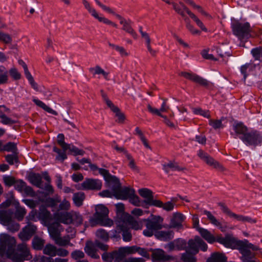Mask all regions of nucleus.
<instances>
[{"mask_svg": "<svg viewBox=\"0 0 262 262\" xmlns=\"http://www.w3.org/2000/svg\"><path fill=\"white\" fill-rule=\"evenodd\" d=\"M12 221V212L10 211L4 210L0 212V222L6 225Z\"/></svg>", "mask_w": 262, "mask_h": 262, "instance_id": "31", "label": "nucleus"}, {"mask_svg": "<svg viewBox=\"0 0 262 262\" xmlns=\"http://www.w3.org/2000/svg\"><path fill=\"white\" fill-rule=\"evenodd\" d=\"M163 221V218L161 216L152 214L149 217L143 219L146 228L143 231V235L147 237L152 236L156 231L161 230L164 227L162 224Z\"/></svg>", "mask_w": 262, "mask_h": 262, "instance_id": "3", "label": "nucleus"}, {"mask_svg": "<svg viewBox=\"0 0 262 262\" xmlns=\"http://www.w3.org/2000/svg\"><path fill=\"white\" fill-rule=\"evenodd\" d=\"M169 169L172 171H182L186 168L179 166L178 164L174 161H169L168 163L163 164V169L166 173L169 172Z\"/></svg>", "mask_w": 262, "mask_h": 262, "instance_id": "25", "label": "nucleus"}, {"mask_svg": "<svg viewBox=\"0 0 262 262\" xmlns=\"http://www.w3.org/2000/svg\"><path fill=\"white\" fill-rule=\"evenodd\" d=\"M218 205L221 206V209L223 212L230 217H233L235 219L237 220L238 221H241L244 222V216L242 215L236 214L233 212H232L224 203L220 202L218 203Z\"/></svg>", "mask_w": 262, "mask_h": 262, "instance_id": "24", "label": "nucleus"}, {"mask_svg": "<svg viewBox=\"0 0 262 262\" xmlns=\"http://www.w3.org/2000/svg\"><path fill=\"white\" fill-rule=\"evenodd\" d=\"M57 248L50 244H47L43 250V252L45 254L51 256H55L56 255Z\"/></svg>", "mask_w": 262, "mask_h": 262, "instance_id": "38", "label": "nucleus"}, {"mask_svg": "<svg viewBox=\"0 0 262 262\" xmlns=\"http://www.w3.org/2000/svg\"><path fill=\"white\" fill-rule=\"evenodd\" d=\"M223 120V117H222L220 120H212L210 119L209 121V124L212 126L214 129H218L223 128V126L222 123Z\"/></svg>", "mask_w": 262, "mask_h": 262, "instance_id": "50", "label": "nucleus"}, {"mask_svg": "<svg viewBox=\"0 0 262 262\" xmlns=\"http://www.w3.org/2000/svg\"><path fill=\"white\" fill-rule=\"evenodd\" d=\"M3 150L8 152L11 151L13 153L18 152L16 144L15 143L11 142H9L3 146Z\"/></svg>", "mask_w": 262, "mask_h": 262, "instance_id": "47", "label": "nucleus"}, {"mask_svg": "<svg viewBox=\"0 0 262 262\" xmlns=\"http://www.w3.org/2000/svg\"><path fill=\"white\" fill-rule=\"evenodd\" d=\"M16 246L15 238L7 233L0 234V256H8Z\"/></svg>", "mask_w": 262, "mask_h": 262, "instance_id": "6", "label": "nucleus"}, {"mask_svg": "<svg viewBox=\"0 0 262 262\" xmlns=\"http://www.w3.org/2000/svg\"><path fill=\"white\" fill-rule=\"evenodd\" d=\"M110 109L116 114V116L118 117V121L119 123H122L125 120L124 115L120 112L118 107L114 105V107H112Z\"/></svg>", "mask_w": 262, "mask_h": 262, "instance_id": "44", "label": "nucleus"}, {"mask_svg": "<svg viewBox=\"0 0 262 262\" xmlns=\"http://www.w3.org/2000/svg\"><path fill=\"white\" fill-rule=\"evenodd\" d=\"M38 217L45 226H47L53 223L54 219L51 212L47 210L46 206L41 205L39 206Z\"/></svg>", "mask_w": 262, "mask_h": 262, "instance_id": "13", "label": "nucleus"}, {"mask_svg": "<svg viewBox=\"0 0 262 262\" xmlns=\"http://www.w3.org/2000/svg\"><path fill=\"white\" fill-rule=\"evenodd\" d=\"M179 75L194 82L198 83L202 86L206 87L209 85V82L206 79L196 74L186 72H181Z\"/></svg>", "mask_w": 262, "mask_h": 262, "instance_id": "14", "label": "nucleus"}, {"mask_svg": "<svg viewBox=\"0 0 262 262\" xmlns=\"http://www.w3.org/2000/svg\"><path fill=\"white\" fill-rule=\"evenodd\" d=\"M26 214V211L25 208H18L15 212V216L18 221H21L25 215Z\"/></svg>", "mask_w": 262, "mask_h": 262, "instance_id": "60", "label": "nucleus"}, {"mask_svg": "<svg viewBox=\"0 0 262 262\" xmlns=\"http://www.w3.org/2000/svg\"><path fill=\"white\" fill-rule=\"evenodd\" d=\"M251 53L255 60L262 62V47H257L252 49Z\"/></svg>", "mask_w": 262, "mask_h": 262, "instance_id": "41", "label": "nucleus"}, {"mask_svg": "<svg viewBox=\"0 0 262 262\" xmlns=\"http://www.w3.org/2000/svg\"><path fill=\"white\" fill-rule=\"evenodd\" d=\"M234 138H238L247 146L255 148L262 144V134L257 130H249L243 123L235 122L233 126Z\"/></svg>", "mask_w": 262, "mask_h": 262, "instance_id": "1", "label": "nucleus"}, {"mask_svg": "<svg viewBox=\"0 0 262 262\" xmlns=\"http://www.w3.org/2000/svg\"><path fill=\"white\" fill-rule=\"evenodd\" d=\"M198 237H200L199 236L196 235L193 239H190L188 242V249L190 251L194 252V254H198L199 253V244L200 242L198 241Z\"/></svg>", "mask_w": 262, "mask_h": 262, "instance_id": "27", "label": "nucleus"}, {"mask_svg": "<svg viewBox=\"0 0 262 262\" xmlns=\"http://www.w3.org/2000/svg\"><path fill=\"white\" fill-rule=\"evenodd\" d=\"M121 25H123L122 29L130 34L135 39L137 38V34L134 31V30L132 28L131 26H129L127 23L126 22V20L123 22Z\"/></svg>", "mask_w": 262, "mask_h": 262, "instance_id": "46", "label": "nucleus"}, {"mask_svg": "<svg viewBox=\"0 0 262 262\" xmlns=\"http://www.w3.org/2000/svg\"><path fill=\"white\" fill-rule=\"evenodd\" d=\"M60 224L58 222H53L47 225L48 231L51 237L55 241L60 235V232L58 230Z\"/></svg>", "mask_w": 262, "mask_h": 262, "instance_id": "23", "label": "nucleus"}, {"mask_svg": "<svg viewBox=\"0 0 262 262\" xmlns=\"http://www.w3.org/2000/svg\"><path fill=\"white\" fill-rule=\"evenodd\" d=\"M18 152L13 153L5 156L6 161L10 164L13 165L14 162H18Z\"/></svg>", "mask_w": 262, "mask_h": 262, "instance_id": "45", "label": "nucleus"}, {"mask_svg": "<svg viewBox=\"0 0 262 262\" xmlns=\"http://www.w3.org/2000/svg\"><path fill=\"white\" fill-rule=\"evenodd\" d=\"M196 254L189 250H186V252L182 254L181 259L184 262H196L197 260L195 257Z\"/></svg>", "mask_w": 262, "mask_h": 262, "instance_id": "35", "label": "nucleus"}, {"mask_svg": "<svg viewBox=\"0 0 262 262\" xmlns=\"http://www.w3.org/2000/svg\"><path fill=\"white\" fill-rule=\"evenodd\" d=\"M82 161L83 165L85 163L89 164V167H90V169L93 171L98 170V171L99 172L100 169H102V168H98L96 164H92L91 163V160L89 158H83Z\"/></svg>", "mask_w": 262, "mask_h": 262, "instance_id": "59", "label": "nucleus"}, {"mask_svg": "<svg viewBox=\"0 0 262 262\" xmlns=\"http://www.w3.org/2000/svg\"><path fill=\"white\" fill-rule=\"evenodd\" d=\"M8 81V71L4 66H0V84L7 83Z\"/></svg>", "mask_w": 262, "mask_h": 262, "instance_id": "37", "label": "nucleus"}, {"mask_svg": "<svg viewBox=\"0 0 262 262\" xmlns=\"http://www.w3.org/2000/svg\"><path fill=\"white\" fill-rule=\"evenodd\" d=\"M252 67L251 63H246L245 64L243 65L241 67L240 71L241 74L243 75V78L244 81H245L246 79L248 76L247 70L248 69H250Z\"/></svg>", "mask_w": 262, "mask_h": 262, "instance_id": "52", "label": "nucleus"}, {"mask_svg": "<svg viewBox=\"0 0 262 262\" xmlns=\"http://www.w3.org/2000/svg\"><path fill=\"white\" fill-rule=\"evenodd\" d=\"M138 246H132L129 247H122L119 248V250L125 255L126 256V254H133L138 252Z\"/></svg>", "mask_w": 262, "mask_h": 262, "instance_id": "39", "label": "nucleus"}, {"mask_svg": "<svg viewBox=\"0 0 262 262\" xmlns=\"http://www.w3.org/2000/svg\"><path fill=\"white\" fill-rule=\"evenodd\" d=\"M55 243L60 246H65L70 243V238L69 237L62 238L60 236L55 241Z\"/></svg>", "mask_w": 262, "mask_h": 262, "instance_id": "62", "label": "nucleus"}, {"mask_svg": "<svg viewBox=\"0 0 262 262\" xmlns=\"http://www.w3.org/2000/svg\"><path fill=\"white\" fill-rule=\"evenodd\" d=\"M0 40L8 44L11 43L12 39L10 35L0 32Z\"/></svg>", "mask_w": 262, "mask_h": 262, "instance_id": "63", "label": "nucleus"}, {"mask_svg": "<svg viewBox=\"0 0 262 262\" xmlns=\"http://www.w3.org/2000/svg\"><path fill=\"white\" fill-rule=\"evenodd\" d=\"M108 214L94 213L92 217L89 220V222L92 227H95L97 225L101 226L111 227L114 223L112 220L108 218Z\"/></svg>", "mask_w": 262, "mask_h": 262, "instance_id": "9", "label": "nucleus"}, {"mask_svg": "<svg viewBox=\"0 0 262 262\" xmlns=\"http://www.w3.org/2000/svg\"><path fill=\"white\" fill-rule=\"evenodd\" d=\"M146 197L148 198L146 201L147 204H148L150 206L161 208L168 212L171 211L174 209L175 204L174 202H172V201H168L163 203L159 200L155 199L154 194L152 195L151 193L150 195L149 194H147Z\"/></svg>", "mask_w": 262, "mask_h": 262, "instance_id": "10", "label": "nucleus"}, {"mask_svg": "<svg viewBox=\"0 0 262 262\" xmlns=\"http://www.w3.org/2000/svg\"><path fill=\"white\" fill-rule=\"evenodd\" d=\"M7 257L13 262H24L32 258L30 249L24 242L16 245L13 252L10 253Z\"/></svg>", "mask_w": 262, "mask_h": 262, "instance_id": "4", "label": "nucleus"}, {"mask_svg": "<svg viewBox=\"0 0 262 262\" xmlns=\"http://www.w3.org/2000/svg\"><path fill=\"white\" fill-rule=\"evenodd\" d=\"M227 257L225 254L214 252L207 259L206 262H226Z\"/></svg>", "mask_w": 262, "mask_h": 262, "instance_id": "26", "label": "nucleus"}, {"mask_svg": "<svg viewBox=\"0 0 262 262\" xmlns=\"http://www.w3.org/2000/svg\"><path fill=\"white\" fill-rule=\"evenodd\" d=\"M116 208V216L117 218V222L119 223L124 217L127 215L128 213H126L124 211V205L122 203H119L115 205Z\"/></svg>", "mask_w": 262, "mask_h": 262, "instance_id": "29", "label": "nucleus"}, {"mask_svg": "<svg viewBox=\"0 0 262 262\" xmlns=\"http://www.w3.org/2000/svg\"><path fill=\"white\" fill-rule=\"evenodd\" d=\"M100 94H101V96L103 99V100L104 101V102H105V103H106L107 106L110 108H112V107H114V104L108 99L106 94L104 92V91L103 90H100Z\"/></svg>", "mask_w": 262, "mask_h": 262, "instance_id": "61", "label": "nucleus"}, {"mask_svg": "<svg viewBox=\"0 0 262 262\" xmlns=\"http://www.w3.org/2000/svg\"><path fill=\"white\" fill-rule=\"evenodd\" d=\"M99 174L103 176L106 187L111 188L113 191L121 185L120 180L115 176L112 175L109 171L105 169H100Z\"/></svg>", "mask_w": 262, "mask_h": 262, "instance_id": "8", "label": "nucleus"}, {"mask_svg": "<svg viewBox=\"0 0 262 262\" xmlns=\"http://www.w3.org/2000/svg\"><path fill=\"white\" fill-rule=\"evenodd\" d=\"M96 236L104 242H107L109 239V235L108 232L103 229H98L96 232Z\"/></svg>", "mask_w": 262, "mask_h": 262, "instance_id": "43", "label": "nucleus"}, {"mask_svg": "<svg viewBox=\"0 0 262 262\" xmlns=\"http://www.w3.org/2000/svg\"><path fill=\"white\" fill-rule=\"evenodd\" d=\"M69 150L70 154L73 155L74 156L82 154V151L81 150L79 149L77 147L72 144H69V146L67 147L66 148V150Z\"/></svg>", "mask_w": 262, "mask_h": 262, "instance_id": "58", "label": "nucleus"}, {"mask_svg": "<svg viewBox=\"0 0 262 262\" xmlns=\"http://www.w3.org/2000/svg\"><path fill=\"white\" fill-rule=\"evenodd\" d=\"M138 193L139 195L142 198H144V200H141L138 196L135 193V190L133 189L130 196L128 198L129 202L136 206H141L144 208L147 209L149 206H150L148 204H147V200L148 199V197H146L147 194L151 193L153 195V192L146 188H141L139 189Z\"/></svg>", "mask_w": 262, "mask_h": 262, "instance_id": "7", "label": "nucleus"}, {"mask_svg": "<svg viewBox=\"0 0 262 262\" xmlns=\"http://www.w3.org/2000/svg\"><path fill=\"white\" fill-rule=\"evenodd\" d=\"M242 256L240 259L243 262H256L253 259L254 255L251 251H248L243 249L242 252Z\"/></svg>", "mask_w": 262, "mask_h": 262, "instance_id": "36", "label": "nucleus"}, {"mask_svg": "<svg viewBox=\"0 0 262 262\" xmlns=\"http://www.w3.org/2000/svg\"><path fill=\"white\" fill-rule=\"evenodd\" d=\"M132 190H133V189H130L128 187H122L121 184L118 188L115 189L113 192H114V196L116 199L126 200L130 196Z\"/></svg>", "mask_w": 262, "mask_h": 262, "instance_id": "15", "label": "nucleus"}, {"mask_svg": "<svg viewBox=\"0 0 262 262\" xmlns=\"http://www.w3.org/2000/svg\"><path fill=\"white\" fill-rule=\"evenodd\" d=\"M124 217L119 224H124L127 226V225L130 226V227L136 230L141 229L140 224L134 218L133 216L130 215L129 214H127V215Z\"/></svg>", "mask_w": 262, "mask_h": 262, "instance_id": "22", "label": "nucleus"}, {"mask_svg": "<svg viewBox=\"0 0 262 262\" xmlns=\"http://www.w3.org/2000/svg\"><path fill=\"white\" fill-rule=\"evenodd\" d=\"M3 181L6 186L11 187L14 185L16 180L13 176L6 175L3 177Z\"/></svg>", "mask_w": 262, "mask_h": 262, "instance_id": "48", "label": "nucleus"}, {"mask_svg": "<svg viewBox=\"0 0 262 262\" xmlns=\"http://www.w3.org/2000/svg\"><path fill=\"white\" fill-rule=\"evenodd\" d=\"M70 207V203L69 201L64 199L59 204L58 210L68 211Z\"/></svg>", "mask_w": 262, "mask_h": 262, "instance_id": "64", "label": "nucleus"}, {"mask_svg": "<svg viewBox=\"0 0 262 262\" xmlns=\"http://www.w3.org/2000/svg\"><path fill=\"white\" fill-rule=\"evenodd\" d=\"M242 246H239L238 247V250L241 254H242L243 249L248 251H251L250 249H252L253 251H257L259 249L258 246L254 245L253 244L249 243L247 239L242 241Z\"/></svg>", "mask_w": 262, "mask_h": 262, "instance_id": "32", "label": "nucleus"}, {"mask_svg": "<svg viewBox=\"0 0 262 262\" xmlns=\"http://www.w3.org/2000/svg\"><path fill=\"white\" fill-rule=\"evenodd\" d=\"M231 20V28L235 36L240 40L248 39L251 37L250 25L249 23H242L234 18Z\"/></svg>", "mask_w": 262, "mask_h": 262, "instance_id": "5", "label": "nucleus"}, {"mask_svg": "<svg viewBox=\"0 0 262 262\" xmlns=\"http://www.w3.org/2000/svg\"><path fill=\"white\" fill-rule=\"evenodd\" d=\"M33 102L38 106L41 107L45 111L47 112L48 113H49L51 114L57 115V113L52 110L51 108L47 106L45 103H44L41 100L37 99H34L33 100Z\"/></svg>", "mask_w": 262, "mask_h": 262, "instance_id": "34", "label": "nucleus"}, {"mask_svg": "<svg viewBox=\"0 0 262 262\" xmlns=\"http://www.w3.org/2000/svg\"><path fill=\"white\" fill-rule=\"evenodd\" d=\"M157 239L161 241L167 242L172 239L174 237V232L172 230H157L154 235Z\"/></svg>", "mask_w": 262, "mask_h": 262, "instance_id": "21", "label": "nucleus"}, {"mask_svg": "<svg viewBox=\"0 0 262 262\" xmlns=\"http://www.w3.org/2000/svg\"><path fill=\"white\" fill-rule=\"evenodd\" d=\"M112 235L114 238H119V234L122 232L123 240L125 242H129L132 240V235L129 231V229L127 226L124 224H119L117 226V230L113 231Z\"/></svg>", "mask_w": 262, "mask_h": 262, "instance_id": "11", "label": "nucleus"}, {"mask_svg": "<svg viewBox=\"0 0 262 262\" xmlns=\"http://www.w3.org/2000/svg\"><path fill=\"white\" fill-rule=\"evenodd\" d=\"M186 217L180 212H175L172 214L169 225V228H176L178 230L183 229L182 223Z\"/></svg>", "mask_w": 262, "mask_h": 262, "instance_id": "16", "label": "nucleus"}, {"mask_svg": "<svg viewBox=\"0 0 262 262\" xmlns=\"http://www.w3.org/2000/svg\"><path fill=\"white\" fill-rule=\"evenodd\" d=\"M54 218L56 220L55 222L62 223L66 224H69L72 223V217L70 212H57L54 213Z\"/></svg>", "mask_w": 262, "mask_h": 262, "instance_id": "19", "label": "nucleus"}, {"mask_svg": "<svg viewBox=\"0 0 262 262\" xmlns=\"http://www.w3.org/2000/svg\"><path fill=\"white\" fill-rule=\"evenodd\" d=\"M82 186L83 189L99 190L102 187V182L98 179H86Z\"/></svg>", "mask_w": 262, "mask_h": 262, "instance_id": "18", "label": "nucleus"}, {"mask_svg": "<svg viewBox=\"0 0 262 262\" xmlns=\"http://www.w3.org/2000/svg\"><path fill=\"white\" fill-rule=\"evenodd\" d=\"M73 200L74 204L77 206H80L82 205V192H78L74 193Z\"/></svg>", "mask_w": 262, "mask_h": 262, "instance_id": "56", "label": "nucleus"}, {"mask_svg": "<svg viewBox=\"0 0 262 262\" xmlns=\"http://www.w3.org/2000/svg\"><path fill=\"white\" fill-rule=\"evenodd\" d=\"M200 234L201 236L209 244H213L216 242L228 248L238 250L239 246H242L241 240H238L232 235L226 234L224 237L222 234L214 236L208 230L200 229Z\"/></svg>", "mask_w": 262, "mask_h": 262, "instance_id": "2", "label": "nucleus"}, {"mask_svg": "<svg viewBox=\"0 0 262 262\" xmlns=\"http://www.w3.org/2000/svg\"><path fill=\"white\" fill-rule=\"evenodd\" d=\"M84 251L91 258L95 259H100L99 255L97 253V250L95 248L92 244H90V245L86 244L84 247Z\"/></svg>", "mask_w": 262, "mask_h": 262, "instance_id": "30", "label": "nucleus"}, {"mask_svg": "<svg viewBox=\"0 0 262 262\" xmlns=\"http://www.w3.org/2000/svg\"><path fill=\"white\" fill-rule=\"evenodd\" d=\"M203 213L207 215L208 219L210 221V223L215 225H220V222L216 220V219L211 214V213L206 210L203 211Z\"/></svg>", "mask_w": 262, "mask_h": 262, "instance_id": "49", "label": "nucleus"}, {"mask_svg": "<svg viewBox=\"0 0 262 262\" xmlns=\"http://www.w3.org/2000/svg\"><path fill=\"white\" fill-rule=\"evenodd\" d=\"M198 156L207 164L213 166L214 168L223 169V167L217 161H215L211 157H210L207 153L204 152L202 150H199L198 153Z\"/></svg>", "mask_w": 262, "mask_h": 262, "instance_id": "17", "label": "nucleus"}, {"mask_svg": "<svg viewBox=\"0 0 262 262\" xmlns=\"http://www.w3.org/2000/svg\"><path fill=\"white\" fill-rule=\"evenodd\" d=\"M83 4L84 5L85 8L88 10V11L96 19L99 20V18L101 16H99L95 9L92 8L90 5V4L88 3V1L85 0H83Z\"/></svg>", "mask_w": 262, "mask_h": 262, "instance_id": "42", "label": "nucleus"}, {"mask_svg": "<svg viewBox=\"0 0 262 262\" xmlns=\"http://www.w3.org/2000/svg\"><path fill=\"white\" fill-rule=\"evenodd\" d=\"M149 251L152 252L151 257L154 260L166 261L171 259L170 256L165 255L164 251L162 249L149 248Z\"/></svg>", "mask_w": 262, "mask_h": 262, "instance_id": "20", "label": "nucleus"}, {"mask_svg": "<svg viewBox=\"0 0 262 262\" xmlns=\"http://www.w3.org/2000/svg\"><path fill=\"white\" fill-rule=\"evenodd\" d=\"M36 226L32 223H28L18 234V237L23 242H26L36 233Z\"/></svg>", "mask_w": 262, "mask_h": 262, "instance_id": "12", "label": "nucleus"}, {"mask_svg": "<svg viewBox=\"0 0 262 262\" xmlns=\"http://www.w3.org/2000/svg\"><path fill=\"white\" fill-rule=\"evenodd\" d=\"M26 183L22 180H16L15 183L14 184V188L19 192H22L23 190L26 186Z\"/></svg>", "mask_w": 262, "mask_h": 262, "instance_id": "55", "label": "nucleus"}, {"mask_svg": "<svg viewBox=\"0 0 262 262\" xmlns=\"http://www.w3.org/2000/svg\"><path fill=\"white\" fill-rule=\"evenodd\" d=\"M8 73H9L12 78L15 80H17L21 78V74L15 68H11L8 71Z\"/></svg>", "mask_w": 262, "mask_h": 262, "instance_id": "57", "label": "nucleus"}, {"mask_svg": "<svg viewBox=\"0 0 262 262\" xmlns=\"http://www.w3.org/2000/svg\"><path fill=\"white\" fill-rule=\"evenodd\" d=\"M176 247L178 250H183L186 248L187 242L182 238H178L174 241Z\"/></svg>", "mask_w": 262, "mask_h": 262, "instance_id": "51", "label": "nucleus"}, {"mask_svg": "<svg viewBox=\"0 0 262 262\" xmlns=\"http://www.w3.org/2000/svg\"><path fill=\"white\" fill-rule=\"evenodd\" d=\"M118 253L119 249L118 250H114L111 252L105 251L102 254V259L105 262H112Z\"/></svg>", "mask_w": 262, "mask_h": 262, "instance_id": "33", "label": "nucleus"}, {"mask_svg": "<svg viewBox=\"0 0 262 262\" xmlns=\"http://www.w3.org/2000/svg\"><path fill=\"white\" fill-rule=\"evenodd\" d=\"M29 180L30 182L38 188H41L42 177L38 173H32L29 174Z\"/></svg>", "mask_w": 262, "mask_h": 262, "instance_id": "28", "label": "nucleus"}, {"mask_svg": "<svg viewBox=\"0 0 262 262\" xmlns=\"http://www.w3.org/2000/svg\"><path fill=\"white\" fill-rule=\"evenodd\" d=\"M109 211L108 208L103 204H99L96 206L95 212L97 214H108Z\"/></svg>", "mask_w": 262, "mask_h": 262, "instance_id": "53", "label": "nucleus"}, {"mask_svg": "<svg viewBox=\"0 0 262 262\" xmlns=\"http://www.w3.org/2000/svg\"><path fill=\"white\" fill-rule=\"evenodd\" d=\"M44 245V241L38 237H35L32 240V247L36 250H40Z\"/></svg>", "mask_w": 262, "mask_h": 262, "instance_id": "40", "label": "nucleus"}, {"mask_svg": "<svg viewBox=\"0 0 262 262\" xmlns=\"http://www.w3.org/2000/svg\"><path fill=\"white\" fill-rule=\"evenodd\" d=\"M57 143L63 150H66L67 147L69 146V144H67L64 142V136L62 134H59L58 135Z\"/></svg>", "mask_w": 262, "mask_h": 262, "instance_id": "54", "label": "nucleus"}]
</instances>
